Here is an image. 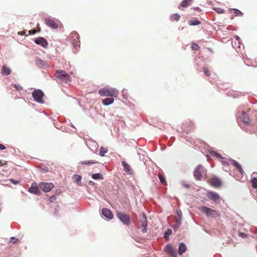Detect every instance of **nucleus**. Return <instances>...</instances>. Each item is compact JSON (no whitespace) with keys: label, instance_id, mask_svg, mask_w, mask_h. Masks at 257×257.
<instances>
[{"label":"nucleus","instance_id":"f257e3e1","mask_svg":"<svg viewBox=\"0 0 257 257\" xmlns=\"http://www.w3.org/2000/svg\"><path fill=\"white\" fill-rule=\"evenodd\" d=\"M98 93L102 96H111L116 97L118 95V91L113 88H103L99 90Z\"/></svg>","mask_w":257,"mask_h":257},{"label":"nucleus","instance_id":"f03ea898","mask_svg":"<svg viewBox=\"0 0 257 257\" xmlns=\"http://www.w3.org/2000/svg\"><path fill=\"white\" fill-rule=\"evenodd\" d=\"M56 77L61 81L68 83L71 81L70 76L65 71L57 70L56 72Z\"/></svg>","mask_w":257,"mask_h":257},{"label":"nucleus","instance_id":"7ed1b4c3","mask_svg":"<svg viewBox=\"0 0 257 257\" xmlns=\"http://www.w3.org/2000/svg\"><path fill=\"white\" fill-rule=\"evenodd\" d=\"M200 210L204 213L207 217H216L220 215L218 211L208 208L206 206H202L200 208Z\"/></svg>","mask_w":257,"mask_h":257},{"label":"nucleus","instance_id":"20e7f679","mask_svg":"<svg viewBox=\"0 0 257 257\" xmlns=\"http://www.w3.org/2000/svg\"><path fill=\"white\" fill-rule=\"evenodd\" d=\"M70 41L73 47L77 49L80 44L79 36L76 32H72L70 34Z\"/></svg>","mask_w":257,"mask_h":257},{"label":"nucleus","instance_id":"39448f33","mask_svg":"<svg viewBox=\"0 0 257 257\" xmlns=\"http://www.w3.org/2000/svg\"><path fill=\"white\" fill-rule=\"evenodd\" d=\"M205 171V170L202 165H198L194 171V176L196 179L201 180L202 178L203 174Z\"/></svg>","mask_w":257,"mask_h":257},{"label":"nucleus","instance_id":"423d86ee","mask_svg":"<svg viewBox=\"0 0 257 257\" xmlns=\"http://www.w3.org/2000/svg\"><path fill=\"white\" fill-rule=\"evenodd\" d=\"M207 182L212 186L219 188L222 185V182L220 178L216 176L212 177L207 180Z\"/></svg>","mask_w":257,"mask_h":257},{"label":"nucleus","instance_id":"0eeeda50","mask_svg":"<svg viewBox=\"0 0 257 257\" xmlns=\"http://www.w3.org/2000/svg\"><path fill=\"white\" fill-rule=\"evenodd\" d=\"M207 197L210 199V200H212L216 203H220L221 201V198L219 195L213 191H208L206 193Z\"/></svg>","mask_w":257,"mask_h":257},{"label":"nucleus","instance_id":"6e6552de","mask_svg":"<svg viewBox=\"0 0 257 257\" xmlns=\"http://www.w3.org/2000/svg\"><path fill=\"white\" fill-rule=\"evenodd\" d=\"M193 127L194 124L193 122L190 120L185 121L182 123V128L183 131L187 134H188L190 132H191L193 130Z\"/></svg>","mask_w":257,"mask_h":257},{"label":"nucleus","instance_id":"1a4fd4ad","mask_svg":"<svg viewBox=\"0 0 257 257\" xmlns=\"http://www.w3.org/2000/svg\"><path fill=\"white\" fill-rule=\"evenodd\" d=\"M117 216L124 224L128 225L130 224V218L129 215L118 212H117Z\"/></svg>","mask_w":257,"mask_h":257},{"label":"nucleus","instance_id":"9d476101","mask_svg":"<svg viewBox=\"0 0 257 257\" xmlns=\"http://www.w3.org/2000/svg\"><path fill=\"white\" fill-rule=\"evenodd\" d=\"M32 95L34 99L39 103L43 102V97L44 96L43 92L40 90H35Z\"/></svg>","mask_w":257,"mask_h":257},{"label":"nucleus","instance_id":"9b49d317","mask_svg":"<svg viewBox=\"0 0 257 257\" xmlns=\"http://www.w3.org/2000/svg\"><path fill=\"white\" fill-rule=\"evenodd\" d=\"M54 186V184L52 183L41 182L39 184V187L45 192L50 191Z\"/></svg>","mask_w":257,"mask_h":257},{"label":"nucleus","instance_id":"f8f14e48","mask_svg":"<svg viewBox=\"0 0 257 257\" xmlns=\"http://www.w3.org/2000/svg\"><path fill=\"white\" fill-rule=\"evenodd\" d=\"M45 23L48 26L52 29H56L58 27V24L60 23V21L47 18L45 19Z\"/></svg>","mask_w":257,"mask_h":257},{"label":"nucleus","instance_id":"ddd939ff","mask_svg":"<svg viewBox=\"0 0 257 257\" xmlns=\"http://www.w3.org/2000/svg\"><path fill=\"white\" fill-rule=\"evenodd\" d=\"M140 221H141V228L142 229V231L143 232H145L147 231L146 227L148 225V221L146 215L143 213L140 216Z\"/></svg>","mask_w":257,"mask_h":257},{"label":"nucleus","instance_id":"4468645a","mask_svg":"<svg viewBox=\"0 0 257 257\" xmlns=\"http://www.w3.org/2000/svg\"><path fill=\"white\" fill-rule=\"evenodd\" d=\"M35 43L39 45H41L43 48H47L48 43L43 37H40L35 40Z\"/></svg>","mask_w":257,"mask_h":257},{"label":"nucleus","instance_id":"2eb2a0df","mask_svg":"<svg viewBox=\"0 0 257 257\" xmlns=\"http://www.w3.org/2000/svg\"><path fill=\"white\" fill-rule=\"evenodd\" d=\"M165 251L170 254L172 257H176L177 253L176 250L174 247L170 244H167L165 247Z\"/></svg>","mask_w":257,"mask_h":257},{"label":"nucleus","instance_id":"dca6fc26","mask_svg":"<svg viewBox=\"0 0 257 257\" xmlns=\"http://www.w3.org/2000/svg\"><path fill=\"white\" fill-rule=\"evenodd\" d=\"M102 213L105 217L108 219H111L113 218V214L111 211L106 208H102Z\"/></svg>","mask_w":257,"mask_h":257},{"label":"nucleus","instance_id":"f3484780","mask_svg":"<svg viewBox=\"0 0 257 257\" xmlns=\"http://www.w3.org/2000/svg\"><path fill=\"white\" fill-rule=\"evenodd\" d=\"M29 191L35 194H39L40 193V191L36 184H33L31 187L29 188Z\"/></svg>","mask_w":257,"mask_h":257},{"label":"nucleus","instance_id":"a211bd4d","mask_svg":"<svg viewBox=\"0 0 257 257\" xmlns=\"http://www.w3.org/2000/svg\"><path fill=\"white\" fill-rule=\"evenodd\" d=\"M12 72L11 69L6 65H4L1 70V73L3 75H10Z\"/></svg>","mask_w":257,"mask_h":257},{"label":"nucleus","instance_id":"6ab92c4d","mask_svg":"<svg viewBox=\"0 0 257 257\" xmlns=\"http://www.w3.org/2000/svg\"><path fill=\"white\" fill-rule=\"evenodd\" d=\"M251 187L253 189L257 188V173H253L251 180Z\"/></svg>","mask_w":257,"mask_h":257},{"label":"nucleus","instance_id":"aec40b11","mask_svg":"<svg viewBox=\"0 0 257 257\" xmlns=\"http://www.w3.org/2000/svg\"><path fill=\"white\" fill-rule=\"evenodd\" d=\"M231 162L232 165L238 170L240 174L242 175L244 173V171L242 169L241 165L234 160H232Z\"/></svg>","mask_w":257,"mask_h":257},{"label":"nucleus","instance_id":"412c9836","mask_svg":"<svg viewBox=\"0 0 257 257\" xmlns=\"http://www.w3.org/2000/svg\"><path fill=\"white\" fill-rule=\"evenodd\" d=\"M122 165L123 167L124 170L128 174H132V171L131 169L130 166L127 164L125 161H122Z\"/></svg>","mask_w":257,"mask_h":257},{"label":"nucleus","instance_id":"4be33fe9","mask_svg":"<svg viewBox=\"0 0 257 257\" xmlns=\"http://www.w3.org/2000/svg\"><path fill=\"white\" fill-rule=\"evenodd\" d=\"M114 101V98L113 97H107L102 100V102L104 105H108L112 104Z\"/></svg>","mask_w":257,"mask_h":257},{"label":"nucleus","instance_id":"5701e85b","mask_svg":"<svg viewBox=\"0 0 257 257\" xmlns=\"http://www.w3.org/2000/svg\"><path fill=\"white\" fill-rule=\"evenodd\" d=\"M193 1V0H184L181 3L180 7L187 8L192 4Z\"/></svg>","mask_w":257,"mask_h":257},{"label":"nucleus","instance_id":"b1692460","mask_svg":"<svg viewBox=\"0 0 257 257\" xmlns=\"http://www.w3.org/2000/svg\"><path fill=\"white\" fill-rule=\"evenodd\" d=\"M186 250V246L183 243H181L179 245L178 253L182 255Z\"/></svg>","mask_w":257,"mask_h":257},{"label":"nucleus","instance_id":"393cba45","mask_svg":"<svg viewBox=\"0 0 257 257\" xmlns=\"http://www.w3.org/2000/svg\"><path fill=\"white\" fill-rule=\"evenodd\" d=\"M188 23L190 26H196L200 25L201 24V22L197 18H194L192 20H190Z\"/></svg>","mask_w":257,"mask_h":257},{"label":"nucleus","instance_id":"a878e982","mask_svg":"<svg viewBox=\"0 0 257 257\" xmlns=\"http://www.w3.org/2000/svg\"><path fill=\"white\" fill-rule=\"evenodd\" d=\"M91 177L94 180H102L103 179V175L100 173H95L91 175Z\"/></svg>","mask_w":257,"mask_h":257},{"label":"nucleus","instance_id":"bb28decb","mask_svg":"<svg viewBox=\"0 0 257 257\" xmlns=\"http://www.w3.org/2000/svg\"><path fill=\"white\" fill-rule=\"evenodd\" d=\"M231 13H234L236 16H242V13L238 9H233L230 10Z\"/></svg>","mask_w":257,"mask_h":257},{"label":"nucleus","instance_id":"cd10ccee","mask_svg":"<svg viewBox=\"0 0 257 257\" xmlns=\"http://www.w3.org/2000/svg\"><path fill=\"white\" fill-rule=\"evenodd\" d=\"M180 16L178 14H172L170 17L171 21H178L180 19Z\"/></svg>","mask_w":257,"mask_h":257},{"label":"nucleus","instance_id":"c85d7f7f","mask_svg":"<svg viewBox=\"0 0 257 257\" xmlns=\"http://www.w3.org/2000/svg\"><path fill=\"white\" fill-rule=\"evenodd\" d=\"M158 177L159 178V180H160V182L163 185H167V181L165 180V178L164 176L162 174L159 173L158 174Z\"/></svg>","mask_w":257,"mask_h":257},{"label":"nucleus","instance_id":"c756f323","mask_svg":"<svg viewBox=\"0 0 257 257\" xmlns=\"http://www.w3.org/2000/svg\"><path fill=\"white\" fill-rule=\"evenodd\" d=\"M172 233L171 229H168L164 233V237L166 240H168V237Z\"/></svg>","mask_w":257,"mask_h":257},{"label":"nucleus","instance_id":"7c9ffc66","mask_svg":"<svg viewBox=\"0 0 257 257\" xmlns=\"http://www.w3.org/2000/svg\"><path fill=\"white\" fill-rule=\"evenodd\" d=\"M11 86L15 88L17 91H20L23 89V87L19 84H12Z\"/></svg>","mask_w":257,"mask_h":257},{"label":"nucleus","instance_id":"2f4dec72","mask_svg":"<svg viewBox=\"0 0 257 257\" xmlns=\"http://www.w3.org/2000/svg\"><path fill=\"white\" fill-rule=\"evenodd\" d=\"M107 152V149L104 148V147H101L100 148V151H99V155L101 156H104L105 154Z\"/></svg>","mask_w":257,"mask_h":257},{"label":"nucleus","instance_id":"473e14b6","mask_svg":"<svg viewBox=\"0 0 257 257\" xmlns=\"http://www.w3.org/2000/svg\"><path fill=\"white\" fill-rule=\"evenodd\" d=\"M210 155L212 157H216L217 158H218V159H222V156L217 153V152H212L211 153H210Z\"/></svg>","mask_w":257,"mask_h":257},{"label":"nucleus","instance_id":"72a5a7b5","mask_svg":"<svg viewBox=\"0 0 257 257\" xmlns=\"http://www.w3.org/2000/svg\"><path fill=\"white\" fill-rule=\"evenodd\" d=\"M97 163L95 160H90V161H82L81 164L84 165H89V164H92Z\"/></svg>","mask_w":257,"mask_h":257},{"label":"nucleus","instance_id":"f704fd0d","mask_svg":"<svg viewBox=\"0 0 257 257\" xmlns=\"http://www.w3.org/2000/svg\"><path fill=\"white\" fill-rule=\"evenodd\" d=\"M191 48H192V50L196 51L199 49V47L198 44H197L196 43H195L194 42H193L191 44Z\"/></svg>","mask_w":257,"mask_h":257},{"label":"nucleus","instance_id":"c9c22d12","mask_svg":"<svg viewBox=\"0 0 257 257\" xmlns=\"http://www.w3.org/2000/svg\"><path fill=\"white\" fill-rule=\"evenodd\" d=\"M203 71L206 76L209 77L210 76V73L207 67H203Z\"/></svg>","mask_w":257,"mask_h":257},{"label":"nucleus","instance_id":"e433bc0d","mask_svg":"<svg viewBox=\"0 0 257 257\" xmlns=\"http://www.w3.org/2000/svg\"><path fill=\"white\" fill-rule=\"evenodd\" d=\"M40 31H41V29L38 28V30L34 29V30H31L28 31V35L35 34L37 32H40Z\"/></svg>","mask_w":257,"mask_h":257},{"label":"nucleus","instance_id":"4c0bfd02","mask_svg":"<svg viewBox=\"0 0 257 257\" xmlns=\"http://www.w3.org/2000/svg\"><path fill=\"white\" fill-rule=\"evenodd\" d=\"M73 178L75 179V182L78 183L81 181L82 179L81 177L78 175H75Z\"/></svg>","mask_w":257,"mask_h":257},{"label":"nucleus","instance_id":"58836bf2","mask_svg":"<svg viewBox=\"0 0 257 257\" xmlns=\"http://www.w3.org/2000/svg\"><path fill=\"white\" fill-rule=\"evenodd\" d=\"M215 11L218 14H223L224 13V10L220 8H215Z\"/></svg>","mask_w":257,"mask_h":257},{"label":"nucleus","instance_id":"ea45409f","mask_svg":"<svg viewBox=\"0 0 257 257\" xmlns=\"http://www.w3.org/2000/svg\"><path fill=\"white\" fill-rule=\"evenodd\" d=\"M19 241V239L17 238H16L15 237H12L11 238V242H13V243H16V242H18Z\"/></svg>","mask_w":257,"mask_h":257},{"label":"nucleus","instance_id":"a19ab883","mask_svg":"<svg viewBox=\"0 0 257 257\" xmlns=\"http://www.w3.org/2000/svg\"><path fill=\"white\" fill-rule=\"evenodd\" d=\"M238 235L242 238H245L247 237L246 234L243 232H239Z\"/></svg>","mask_w":257,"mask_h":257},{"label":"nucleus","instance_id":"79ce46f5","mask_svg":"<svg viewBox=\"0 0 257 257\" xmlns=\"http://www.w3.org/2000/svg\"><path fill=\"white\" fill-rule=\"evenodd\" d=\"M56 200V198L55 196H52L49 198V201L51 202H54Z\"/></svg>","mask_w":257,"mask_h":257},{"label":"nucleus","instance_id":"37998d69","mask_svg":"<svg viewBox=\"0 0 257 257\" xmlns=\"http://www.w3.org/2000/svg\"><path fill=\"white\" fill-rule=\"evenodd\" d=\"M10 181L12 183H13L14 184H18L20 183L19 181H16L13 179H11Z\"/></svg>","mask_w":257,"mask_h":257},{"label":"nucleus","instance_id":"c03bdc74","mask_svg":"<svg viewBox=\"0 0 257 257\" xmlns=\"http://www.w3.org/2000/svg\"><path fill=\"white\" fill-rule=\"evenodd\" d=\"M193 9L194 10V11H197L198 12H201V10L199 7H195L193 8Z\"/></svg>","mask_w":257,"mask_h":257},{"label":"nucleus","instance_id":"a18cd8bd","mask_svg":"<svg viewBox=\"0 0 257 257\" xmlns=\"http://www.w3.org/2000/svg\"><path fill=\"white\" fill-rule=\"evenodd\" d=\"M177 214L179 216V217L180 218L182 215V212L181 210H177ZM180 220V218L179 219Z\"/></svg>","mask_w":257,"mask_h":257},{"label":"nucleus","instance_id":"49530a36","mask_svg":"<svg viewBox=\"0 0 257 257\" xmlns=\"http://www.w3.org/2000/svg\"><path fill=\"white\" fill-rule=\"evenodd\" d=\"M243 121L245 122V123H248V121H249V118L248 117H244L243 118Z\"/></svg>","mask_w":257,"mask_h":257},{"label":"nucleus","instance_id":"de8ad7c7","mask_svg":"<svg viewBox=\"0 0 257 257\" xmlns=\"http://www.w3.org/2000/svg\"><path fill=\"white\" fill-rule=\"evenodd\" d=\"M5 149L6 147L4 145L0 144V150H5Z\"/></svg>","mask_w":257,"mask_h":257},{"label":"nucleus","instance_id":"09e8293b","mask_svg":"<svg viewBox=\"0 0 257 257\" xmlns=\"http://www.w3.org/2000/svg\"><path fill=\"white\" fill-rule=\"evenodd\" d=\"M234 37V38H235L236 40H237L238 41H239V39H240V38H239V36H238L236 35V36H235Z\"/></svg>","mask_w":257,"mask_h":257},{"label":"nucleus","instance_id":"8fccbe9b","mask_svg":"<svg viewBox=\"0 0 257 257\" xmlns=\"http://www.w3.org/2000/svg\"><path fill=\"white\" fill-rule=\"evenodd\" d=\"M183 186L187 188H188L190 187L189 185L185 184H183Z\"/></svg>","mask_w":257,"mask_h":257},{"label":"nucleus","instance_id":"3c124183","mask_svg":"<svg viewBox=\"0 0 257 257\" xmlns=\"http://www.w3.org/2000/svg\"><path fill=\"white\" fill-rule=\"evenodd\" d=\"M57 192L58 193H61V191L60 190H57Z\"/></svg>","mask_w":257,"mask_h":257},{"label":"nucleus","instance_id":"603ef678","mask_svg":"<svg viewBox=\"0 0 257 257\" xmlns=\"http://www.w3.org/2000/svg\"><path fill=\"white\" fill-rule=\"evenodd\" d=\"M2 165H3L2 162V161H0V166H2Z\"/></svg>","mask_w":257,"mask_h":257},{"label":"nucleus","instance_id":"864d4df0","mask_svg":"<svg viewBox=\"0 0 257 257\" xmlns=\"http://www.w3.org/2000/svg\"><path fill=\"white\" fill-rule=\"evenodd\" d=\"M224 164H226V165H228V163L227 162H224Z\"/></svg>","mask_w":257,"mask_h":257}]
</instances>
